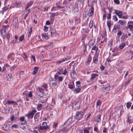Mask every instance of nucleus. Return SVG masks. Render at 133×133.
<instances>
[{"label":"nucleus","mask_w":133,"mask_h":133,"mask_svg":"<svg viewBox=\"0 0 133 133\" xmlns=\"http://www.w3.org/2000/svg\"><path fill=\"white\" fill-rule=\"evenodd\" d=\"M97 116L98 117L96 121L97 122H99L101 120V115L100 114H99Z\"/></svg>","instance_id":"obj_39"},{"label":"nucleus","mask_w":133,"mask_h":133,"mask_svg":"<svg viewBox=\"0 0 133 133\" xmlns=\"http://www.w3.org/2000/svg\"><path fill=\"white\" fill-rule=\"evenodd\" d=\"M90 129V127H88L86 128H84L83 129L84 133H89V130Z\"/></svg>","instance_id":"obj_25"},{"label":"nucleus","mask_w":133,"mask_h":133,"mask_svg":"<svg viewBox=\"0 0 133 133\" xmlns=\"http://www.w3.org/2000/svg\"><path fill=\"white\" fill-rule=\"evenodd\" d=\"M87 44H85L84 43H83L82 45V47H83V49L84 53L85 52L87 51Z\"/></svg>","instance_id":"obj_23"},{"label":"nucleus","mask_w":133,"mask_h":133,"mask_svg":"<svg viewBox=\"0 0 133 133\" xmlns=\"http://www.w3.org/2000/svg\"><path fill=\"white\" fill-rule=\"evenodd\" d=\"M20 121L22 122H23L25 120V117H20Z\"/></svg>","instance_id":"obj_59"},{"label":"nucleus","mask_w":133,"mask_h":133,"mask_svg":"<svg viewBox=\"0 0 133 133\" xmlns=\"http://www.w3.org/2000/svg\"><path fill=\"white\" fill-rule=\"evenodd\" d=\"M122 34V32L121 31H119L117 32V36L118 37H119L121 36Z\"/></svg>","instance_id":"obj_47"},{"label":"nucleus","mask_w":133,"mask_h":133,"mask_svg":"<svg viewBox=\"0 0 133 133\" xmlns=\"http://www.w3.org/2000/svg\"><path fill=\"white\" fill-rule=\"evenodd\" d=\"M10 34L9 32H8L7 35L6 34V38L8 40V41H9L10 39Z\"/></svg>","instance_id":"obj_45"},{"label":"nucleus","mask_w":133,"mask_h":133,"mask_svg":"<svg viewBox=\"0 0 133 133\" xmlns=\"http://www.w3.org/2000/svg\"><path fill=\"white\" fill-rule=\"evenodd\" d=\"M112 19L115 21H118V18L115 15H113L112 16Z\"/></svg>","instance_id":"obj_46"},{"label":"nucleus","mask_w":133,"mask_h":133,"mask_svg":"<svg viewBox=\"0 0 133 133\" xmlns=\"http://www.w3.org/2000/svg\"><path fill=\"white\" fill-rule=\"evenodd\" d=\"M115 14L117 15L120 18H122V12L121 11L118 10H116L115 11Z\"/></svg>","instance_id":"obj_12"},{"label":"nucleus","mask_w":133,"mask_h":133,"mask_svg":"<svg viewBox=\"0 0 133 133\" xmlns=\"http://www.w3.org/2000/svg\"><path fill=\"white\" fill-rule=\"evenodd\" d=\"M95 40L94 39H91L89 41L88 44L89 46V47L90 48H91V46L93 45L95 43Z\"/></svg>","instance_id":"obj_19"},{"label":"nucleus","mask_w":133,"mask_h":133,"mask_svg":"<svg viewBox=\"0 0 133 133\" xmlns=\"http://www.w3.org/2000/svg\"><path fill=\"white\" fill-rule=\"evenodd\" d=\"M125 45V43H122L119 45V48L121 49H122L124 48Z\"/></svg>","instance_id":"obj_34"},{"label":"nucleus","mask_w":133,"mask_h":133,"mask_svg":"<svg viewBox=\"0 0 133 133\" xmlns=\"http://www.w3.org/2000/svg\"><path fill=\"white\" fill-rule=\"evenodd\" d=\"M110 21H107V26H108V28L110 30V27L111 26V23L110 22Z\"/></svg>","instance_id":"obj_41"},{"label":"nucleus","mask_w":133,"mask_h":133,"mask_svg":"<svg viewBox=\"0 0 133 133\" xmlns=\"http://www.w3.org/2000/svg\"><path fill=\"white\" fill-rule=\"evenodd\" d=\"M94 8L93 6H92L91 8L89 9L88 12V15L89 17H92L94 15Z\"/></svg>","instance_id":"obj_8"},{"label":"nucleus","mask_w":133,"mask_h":133,"mask_svg":"<svg viewBox=\"0 0 133 133\" xmlns=\"http://www.w3.org/2000/svg\"><path fill=\"white\" fill-rule=\"evenodd\" d=\"M9 27V26L8 25H3L2 28L1 30V35L2 37L3 38H5L6 37V30Z\"/></svg>","instance_id":"obj_1"},{"label":"nucleus","mask_w":133,"mask_h":133,"mask_svg":"<svg viewBox=\"0 0 133 133\" xmlns=\"http://www.w3.org/2000/svg\"><path fill=\"white\" fill-rule=\"evenodd\" d=\"M42 36L43 39L47 40L49 38V37L48 36V34L45 33L42 34Z\"/></svg>","instance_id":"obj_22"},{"label":"nucleus","mask_w":133,"mask_h":133,"mask_svg":"<svg viewBox=\"0 0 133 133\" xmlns=\"http://www.w3.org/2000/svg\"><path fill=\"white\" fill-rule=\"evenodd\" d=\"M28 96H29L30 97H31L32 96V91H30L29 92L28 94Z\"/></svg>","instance_id":"obj_60"},{"label":"nucleus","mask_w":133,"mask_h":133,"mask_svg":"<svg viewBox=\"0 0 133 133\" xmlns=\"http://www.w3.org/2000/svg\"><path fill=\"white\" fill-rule=\"evenodd\" d=\"M101 102L100 100H98L96 103V105L97 106L101 105Z\"/></svg>","instance_id":"obj_51"},{"label":"nucleus","mask_w":133,"mask_h":133,"mask_svg":"<svg viewBox=\"0 0 133 133\" xmlns=\"http://www.w3.org/2000/svg\"><path fill=\"white\" fill-rule=\"evenodd\" d=\"M109 46L110 47H112V41H110L109 43Z\"/></svg>","instance_id":"obj_61"},{"label":"nucleus","mask_w":133,"mask_h":133,"mask_svg":"<svg viewBox=\"0 0 133 133\" xmlns=\"http://www.w3.org/2000/svg\"><path fill=\"white\" fill-rule=\"evenodd\" d=\"M92 59V58L90 55H89L87 57V60L85 61V66L88 67L89 66L90 62L91 61Z\"/></svg>","instance_id":"obj_6"},{"label":"nucleus","mask_w":133,"mask_h":133,"mask_svg":"<svg viewBox=\"0 0 133 133\" xmlns=\"http://www.w3.org/2000/svg\"><path fill=\"white\" fill-rule=\"evenodd\" d=\"M99 55H95L94 57L93 61L94 63L95 64H97L98 63V59Z\"/></svg>","instance_id":"obj_15"},{"label":"nucleus","mask_w":133,"mask_h":133,"mask_svg":"<svg viewBox=\"0 0 133 133\" xmlns=\"http://www.w3.org/2000/svg\"><path fill=\"white\" fill-rule=\"evenodd\" d=\"M38 90L40 92H42V91H44V89L41 88L40 87L38 88Z\"/></svg>","instance_id":"obj_53"},{"label":"nucleus","mask_w":133,"mask_h":133,"mask_svg":"<svg viewBox=\"0 0 133 133\" xmlns=\"http://www.w3.org/2000/svg\"><path fill=\"white\" fill-rule=\"evenodd\" d=\"M18 127V125L14 124L12 125L11 127L12 129L15 128V129L17 128Z\"/></svg>","instance_id":"obj_43"},{"label":"nucleus","mask_w":133,"mask_h":133,"mask_svg":"<svg viewBox=\"0 0 133 133\" xmlns=\"http://www.w3.org/2000/svg\"><path fill=\"white\" fill-rule=\"evenodd\" d=\"M75 87V84L74 82H72L70 84L68 85V88L71 89H73Z\"/></svg>","instance_id":"obj_21"},{"label":"nucleus","mask_w":133,"mask_h":133,"mask_svg":"<svg viewBox=\"0 0 133 133\" xmlns=\"http://www.w3.org/2000/svg\"><path fill=\"white\" fill-rule=\"evenodd\" d=\"M68 60V59L66 58H65L64 59H61L60 60L57 61L56 62V64L57 65H58L62 62L66 61Z\"/></svg>","instance_id":"obj_17"},{"label":"nucleus","mask_w":133,"mask_h":133,"mask_svg":"<svg viewBox=\"0 0 133 133\" xmlns=\"http://www.w3.org/2000/svg\"><path fill=\"white\" fill-rule=\"evenodd\" d=\"M93 21H91L89 23V27L90 28H92L93 26Z\"/></svg>","instance_id":"obj_44"},{"label":"nucleus","mask_w":133,"mask_h":133,"mask_svg":"<svg viewBox=\"0 0 133 133\" xmlns=\"http://www.w3.org/2000/svg\"><path fill=\"white\" fill-rule=\"evenodd\" d=\"M42 87L45 89H46L48 88V85L46 84L43 83L42 85Z\"/></svg>","instance_id":"obj_48"},{"label":"nucleus","mask_w":133,"mask_h":133,"mask_svg":"<svg viewBox=\"0 0 133 133\" xmlns=\"http://www.w3.org/2000/svg\"><path fill=\"white\" fill-rule=\"evenodd\" d=\"M81 85L76 86V88L73 90V91L76 94L79 92L81 91Z\"/></svg>","instance_id":"obj_11"},{"label":"nucleus","mask_w":133,"mask_h":133,"mask_svg":"<svg viewBox=\"0 0 133 133\" xmlns=\"http://www.w3.org/2000/svg\"><path fill=\"white\" fill-rule=\"evenodd\" d=\"M24 35H22L19 38V41H22L24 39Z\"/></svg>","instance_id":"obj_42"},{"label":"nucleus","mask_w":133,"mask_h":133,"mask_svg":"<svg viewBox=\"0 0 133 133\" xmlns=\"http://www.w3.org/2000/svg\"><path fill=\"white\" fill-rule=\"evenodd\" d=\"M33 3V2L32 1L30 2H28L27 3L26 6L25 7H26V9L28 8L29 7L32 5Z\"/></svg>","instance_id":"obj_30"},{"label":"nucleus","mask_w":133,"mask_h":133,"mask_svg":"<svg viewBox=\"0 0 133 133\" xmlns=\"http://www.w3.org/2000/svg\"><path fill=\"white\" fill-rule=\"evenodd\" d=\"M123 35L122 36V37H121V41H122L123 42V41H125V38H128V36L127 34L124 35V37L122 39V37H123Z\"/></svg>","instance_id":"obj_40"},{"label":"nucleus","mask_w":133,"mask_h":133,"mask_svg":"<svg viewBox=\"0 0 133 133\" xmlns=\"http://www.w3.org/2000/svg\"><path fill=\"white\" fill-rule=\"evenodd\" d=\"M118 23H119L120 25H124L126 24V22L125 21H123L121 20H119Z\"/></svg>","instance_id":"obj_29"},{"label":"nucleus","mask_w":133,"mask_h":133,"mask_svg":"<svg viewBox=\"0 0 133 133\" xmlns=\"http://www.w3.org/2000/svg\"><path fill=\"white\" fill-rule=\"evenodd\" d=\"M98 75L97 74H91V76L90 80H92L96 77H98Z\"/></svg>","instance_id":"obj_24"},{"label":"nucleus","mask_w":133,"mask_h":133,"mask_svg":"<svg viewBox=\"0 0 133 133\" xmlns=\"http://www.w3.org/2000/svg\"><path fill=\"white\" fill-rule=\"evenodd\" d=\"M111 14L110 13H109L108 14L107 18L108 19H110L111 18Z\"/></svg>","instance_id":"obj_58"},{"label":"nucleus","mask_w":133,"mask_h":133,"mask_svg":"<svg viewBox=\"0 0 133 133\" xmlns=\"http://www.w3.org/2000/svg\"><path fill=\"white\" fill-rule=\"evenodd\" d=\"M37 111L35 109L32 110V111L28 112V113L25 114V116L29 119L33 118L36 112Z\"/></svg>","instance_id":"obj_2"},{"label":"nucleus","mask_w":133,"mask_h":133,"mask_svg":"<svg viewBox=\"0 0 133 133\" xmlns=\"http://www.w3.org/2000/svg\"><path fill=\"white\" fill-rule=\"evenodd\" d=\"M60 4V2L58 1V2L56 4V7L57 8H59L60 9L63 8H64V7H62L59 6Z\"/></svg>","instance_id":"obj_35"},{"label":"nucleus","mask_w":133,"mask_h":133,"mask_svg":"<svg viewBox=\"0 0 133 133\" xmlns=\"http://www.w3.org/2000/svg\"><path fill=\"white\" fill-rule=\"evenodd\" d=\"M132 103L130 102H128L127 103L126 105V107L128 109H129L131 107Z\"/></svg>","instance_id":"obj_36"},{"label":"nucleus","mask_w":133,"mask_h":133,"mask_svg":"<svg viewBox=\"0 0 133 133\" xmlns=\"http://www.w3.org/2000/svg\"><path fill=\"white\" fill-rule=\"evenodd\" d=\"M84 112L82 111H77L76 115L75 118V119H80L82 118L83 116Z\"/></svg>","instance_id":"obj_3"},{"label":"nucleus","mask_w":133,"mask_h":133,"mask_svg":"<svg viewBox=\"0 0 133 133\" xmlns=\"http://www.w3.org/2000/svg\"><path fill=\"white\" fill-rule=\"evenodd\" d=\"M25 10H26V14L29 15V13L30 12L31 9H30L27 8L26 9V7L25 8Z\"/></svg>","instance_id":"obj_38"},{"label":"nucleus","mask_w":133,"mask_h":133,"mask_svg":"<svg viewBox=\"0 0 133 133\" xmlns=\"http://www.w3.org/2000/svg\"><path fill=\"white\" fill-rule=\"evenodd\" d=\"M8 59L10 60H14L15 58V55L14 53H11L9 54L7 56Z\"/></svg>","instance_id":"obj_10"},{"label":"nucleus","mask_w":133,"mask_h":133,"mask_svg":"<svg viewBox=\"0 0 133 133\" xmlns=\"http://www.w3.org/2000/svg\"><path fill=\"white\" fill-rule=\"evenodd\" d=\"M42 105L41 104H38L37 106V109L38 110H39L42 108Z\"/></svg>","instance_id":"obj_32"},{"label":"nucleus","mask_w":133,"mask_h":133,"mask_svg":"<svg viewBox=\"0 0 133 133\" xmlns=\"http://www.w3.org/2000/svg\"><path fill=\"white\" fill-rule=\"evenodd\" d=\"M58 123L57 122H54L53 123V125H52V127L54 129H56V127H57Z\"/></svg>","instance_id":"obj_37"},{"label":"nucleus","mask_w":133,"mask_h":133,"mask_svg":"<svg viewBox=\"0 0 133 133\" xmlns=\"http://www.w3.org/2000/svg\"><path fill=\"white\" fill-rule=\"evenodd\" d=\"M68 129L66 127L64 128L57 132V133H66Z\"/></svg>","instance_id":"obj_16"},{"label":"nucleus","mask_w":133,"mask_h":133,"mask_svg":"<svg viewBox=\"0 0 133 133\" xmlns=\"http://www.w3.org/2000/svg\"><path fill=\"white\" fill-rule=\"evenodd\" d=\"M31 57L33 59V62L34 63H35L36 62V60L35 59V56L34 55H31Z\"/></svg>","instance_id":"obj_52"},{"label":"nucleus","mask_w":133,"mask_h":133,"mask_svg":"<svg viewBox=\"0 0 133 133\" xmlns=\"http://www.w3.org/2000/svg\"><path fill=\"white\" fill-rule=\"evenodd\" d=\"M10 125L9 124H4L1 127V129L5 131H8L9 130Z\"/></svg>","instance_id":"obj_7"},{"label":"nucleus","mask_w":133,"mask_h":133,"mask_svg":"<svg viewBox=\"0 0 133 133\" xmlns=\"http://www.w3.org/2000/svg\"><path fill=\"white\" fill-rule=\"evenodd\" d=\"M81 83V82L79 81H77L76 82V86H78V85H80Z\"/></svg>","instance_id":"obj_64"},{"label":"nucleus","mask_w":133,"mask_h":133,"mask_svg":"<svg viewBox=\"0 0 133 133\" xmlns=\"http://www.w3.org/2000/svg\"><path fill=\"white\" fill-rule=\"evenodd\" d=\"M113 1L114 3L117 4H119L120 3V2L119 0H113Z\"/></svg>","instance_id":"obj_56"},{"label":"nucleus","mask_w":133,"mask_h":133,"mask_svg":"<svg viewBox=\"0 0 133 133\" xmlns=\"http://www.w3.org/2000/svg\"><path fill=\"white\" fill-rule=\"evenodd\" d=\"M62 73H63V69L62 68L59 69L58 71L57 72V74H58V75L62 74Z\"/></svg>","instance_id":"obj_28"},{"label":"nucleus","mask_w":133,"mask_h":133,"mask_svg":"<svg viewBox=\"0 0 133 133\" xmlns=\"http://www.w3.org/2000/svg\"><path fill=\"white\" fill-rule=\"evenodd\" d=\"M7 103L10 104H17V103L13 101L8 100L7 102Z\"/></svg>","instance_id":"obj_31"},{"label":"nucleus","mask_w":133,"mask_h":133,"mask_svg":"<svg viewBox=\"0 0 133 133\" xmlns=\"http://www.w3.org/2000/svg\"><path fill=\"white\" fill-rule=\"evenodd\" d=\"M44 30L45 32H46L48 30V28L45 26L44 27Z\"/></svg>","instance_id":"obj_54"},{"label":"nucleus","mask_w":133,"mask_h":133,"mask_svg":"<svg viewBox=\"0 0 133 133\" xmlns=\"http://www.w3.org/2000/svg\"><path fill=\"white\" fill-rule=\"evenodd\" d=\"M48 123L46 122H44L42 123V125L39 127L40 129L43 130H46L50 128V127L48 125Z\"/></svg>","instance_id":"obj_4"},{"label":"nucleus","mask_w":133,"mask_h":133,"mask_svg":"<svg viewBox=\"0 0 133 133\" xmlns=\"http://www.w3.org/2000/svg\"><path fill=\"white\" fill-rule=\"evenodd\" d=\"M133 21H129L128 23V26L127 27V28H128L130 30H132L133 29Z\"/></svg>","instance_id":"obj_14"},{"label":"nucleus","mask_w":133,"mask_h":133,"mask_svg":"<svg viewBox=\"0 0 133 133\" xmlns=\"http://www.w3.org/2000/svg\"><path fill=\"white\" fill-rule=\"evenodd\" d=\"M49 31L51 37H53L56 36L57 35V32L55 28H51Z\"/></svg>","instance_id":"obj_5"},{"label":"nucleus","mask_w":133,"mask_h":133,"mask_svg":"<svg viewBox=\"0 0 133 133\" xmlns=\"http://www.w3.org/2000/svg\"><path fill=\"white\" fill-rule=\"evenodd\" d=\"M57 85V82L52 83V86L53 87H55Z\"/></svg>","instance_id":"obj_57"},{"label":"nucleus","mask_w":133,"mask_h":133,"mask_svg":"<svg viewBox=\"0 0 133 133\" xmlns=\"http://www.w3.org/2000/svg\"><path fill=\"white\" fill-rule=\"evenodd\" d=\"M74 12H75L76 11H78V7H74V8L73 9Z\"/></svg>","instance_id":"obj_49"},{"label":"nucleus","mask_w":133,"mask_h":133,"mask_svg":"<svg viewBox=\"0 0 133 133\" xmlns=\"http://www.w3.org/2000/svg\"><path fill=\"white\" fill-rule=\"evenodd\" d=\"M38 70V68L37 67H35L34 68V70L33 72V75H35L37 72Z\"/></svg>","instance_id":"obj_27"},{"label":"nucleus","mask_w":133,"mask_h":133,"mask_svg":"<svg viewBox=\"0 0 133 133\" xmlns=\"http://www.w3.org/2000/svg\"><path fill=\"white\" fill-rule=\"evenodd\" d=\"M58 15V13L57 12L51 13L50 16V19L51 21V22L53 21L55 18V16H57Z\"/></svg>","instance_id":"obj_13"},{"label":"nucleus","mask_w":133,"mask_h":133,"mask_svg":"<svg viewBox=\"0 0 133 133\" xmlns=\"http://www.w3.org/2000/svg\"><path fill=\"white\" fill-rule=\"evenodd\" d=\"M24 74V72L23 71H21L19 73V75L20 77L22 76Z\"/></svg>","instance_id":"obj_50"},{"label":"nucleus","mask_w":133,"mask_h":133,"mask_svg":"<svg viewBox=\"0 0 133 133\" xmlns=\"http://www.w3.org/2000/svg\"><path fill=\"white\" fill-rule=\"evenodd\" d=\"M87 35L85 34H84L83 35L82 37V41L83 43H84L85 41V39Z\"/></svg>","instance_id":"obj_33"},{"label":"nucleus","mask_w":133,"mask_h":133,"mask_svg":"<svg viewBox=\"0 0 133 133\" xmlns=\"http://www.w3.org/2000/svg\"><path fill=\"white\" fill-rule=\"evenodd\" d=\"M120 54L119 52H116V53H114L113 54V56H115L116 55H119Z\"/></svg>","instance_id":"obj_62"},{"label":"nucleus","mask_w":133,"mask_h":133,"mask_svg":"<svg viewBox=\"0 0 133 133\" xmlns=\"http://www.w3.org/2000/svg\"><path fill=\"white\" fill-rule=\"evenodd\" d=\"M72 122V118L71 117H69L67 121L65 122V124L66 125H70Z\"/></svg>","instance_id":"obj_20"},{"label":"nucleus","mask_w":133,"mask_h":133,"mask_svg":"<svg viewBox=\"0 0 133 133\" xmlns=\"http://www.w3.org/2000/svg\"><path fill=\"white\" fill-rule=\"evenodd\" d=\"M21 56L24 59V61H27V59L28 58V56L26 55L25 53L24 52L21 55Z\"/></svg>","instance_id":"obj_26"},{"label":"nucleus","mask_w":133,"mask_h":133,"mask_svg":"<svg viewBox=\"0 0 133 133\" xmlns=\"http://www.w3.org/2000/svg\"><path fill=\"white\" fill-rule=\"evenodd\" d=\"M91 50L95 51V55H99L100 50L98 48V46L95 45L92 48Z\"/></svg>","instance_id":"obj_9"},{"label":"nucleus","mask_w":133,"mask_h":133,"mask_svg":"<svg viewBox=\"0 0 133 133\" xmlns=\"http://www.w3.org/2000/svg\"><path fill=\"white\" fill-rule=\"evenodd\" d=\"M67 73V71L66 70V68H65V69L64 70V71L63 72V73H62V74H63L64 75H65Z\"/></svg>","instance_id":"obj_63"},{"label":"nucleus","mask_w":133,"mask_h":133,"mask_svg":"<svg viewBox=\"0 0 133 133\" xmlns=\"http://www.w3.org/2000/svg\"><path fill=\"white\" fill-rule=\"evenodd\" d=\"M58 79L59 81L61 82L63 81V78L62 76H59L58 77Z\"/></svg>","instance_id":"obj_55"},{"label":"nucleus","mask_w":133,"mask_h":133,"mask_svg":"<svg viewBox=\"0 0 133 133\" xmlns=\"http://www.w3.org/2000/svg\"><path fill=\"white\" fill-rule=\"evenodd\" d=\"M76 73L75 70L74 69L70 72V76L72 78L74 79L76 76Z\"/></svg>","instance_id":"obj_18"}]
</instances>
